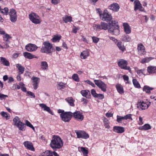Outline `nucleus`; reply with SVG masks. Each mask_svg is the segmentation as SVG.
<instances>
[{
    "label": "nucleus",
    "instance_id": "1",
    "mask_svg": "<svg viewBox=\"0 0 156 156\" xmlns=\"http://www.w3.org/2000/svg\"><path fill=\"white\" fill-rule=\"evenodd\" d=\"M63 145L62 140L60 136L55 135L52 136L50 146L53 150H56L60 149Z\"/></svg>",
    "mask_w": 156,
    "mask_h": 156
},
{
    "label": "nucleus",
    "instance_id": "2",
    "mask_svg": "<svg viewBox=\"0 0 156 156\" xmlns=\"http://www.w3.org/2000/svg\"><path fill=\"white\" fill-rule=\"evenodd\" d=\"M43 46H42L41 49V52L43 53H45L47 54L51 53L54 49L52 45L48 41H46L43 42Z\"/></svg>",
    "mask_w": 156,
    "mask_h": 156
},
{
    "label": "nucleus",
    "instance_id": "3",
    "mask_svg": "<svg viewBox=\"0 0 156 156\" xmlns=\"http://www.w3.org/2000/svg\"><path fill=\"white\" fill-rule=\"evenodd\" d=\"M14 123V125L16 126L19 128V129L22 131H24L25 130V124L21 122L20 119L18 116H16L14 118L13 120Z\"/></svg>",
    "mask_w": 156,
    "mask_h": 156
},
{
    "label": "nucleus",
    "instance_id": "4",
    "mask_svg": "<svg viewBox=\"0 0 156 156\" xmlns=\"http://www.w3.org/2000/svg\"><path fill=\"white\" fill-rule=\"evenodd\" d=\"M30 20L33 23L35 24H39L41 21L39 17L36 13L32 12L29 15Z\"/></svg>",
    "mask_w": 156,
    "mask_h": 156
},
{
    "label": "nucleus",
    "instance_id": "5",
    "mask_svg": "<svg viewBox=\"0 0 156 156\" xmlns=\"http://www.w3.org/2000/svg\"><path fill=\"white\" fill-rule=\"evenodd\" d=\"M118 66L122 69L127 70L130 72L131 68L130 67L127 66L128 62L127 61L123 59H121L118 62Z\"/></svg>",
    "mask_w": 156,
    "mask_h": 156
},
{
    "label": "nucleus",
    "instance_id": "6",
    "mask_svg": "<svg viewBox=\"0 0 156 156\" xmlns=\"http://www.w3.org/2000/svg\"><path fill=\"white\" fill-rule=\"evenodd\" d=\"M94 81L95 84L102 91L104 92L106 91L107 85L105 83L99 80H94Z\"/></svg>",
    "mask_w": 156,
    "mask_h": 156
},
{
    "label": "nucleus",
    "instance_id": "7",
    "mask_svg": "<svg viewBox=\"0 0 156 156\" xmlns=\"http://www.w3.org/2000/svg\"><path fill=\"white\" fill-rule=\"evenodd\" d=\"M60 117L62 120L66 122H68L71 120L72 117V112H65L61 114Z\"/></svg>",
    "mask_w": 156,
    "mask_h": 156
},
{
    "label": "nucleus",
    "instance_id": "8",
    "mask_svg": "<svg viewBox=\"0 0 156 156\" xmlns=\"http://www.w3.org/2000/svg\"><path fill=\"white\" fill-rule=\"evenodd\" d=\"M100 19L104 21L110 22L112 19V17L111 14H109L107 10H105L101 16Z\"/></svg>",
    "mask_w": 156,
    "mask_h": 156
},
{
    "label": "nucleus",
    "instance_id": "9",
    "mask_svg": "<svg viewBox=\"0 0 156 156\" xmlns=\"http://www.w3.org/2000/svg\"><path fill=\"white\" fill-rule=\"evenodd\" d=\"M108 24L104 22H101L100 24L95 25L94 26V29L96 30H106L108 28Z\"/></svg>",
    "mask_w": 156,
    "mask_h": 156
},
{
    "label": "nucleus",
    "instance_id": "10",
    "mask_svg": "<svg viewBox=\"0 0 156 156\" xmlns=\"http://www.w3.org/2000/svg\"><path fill=\"white\" fill-rule=\"evenodd\" d=\"M10 16V20L12 23L16 22L17 20V15L16 11L14 9H12L10 10L9 13Z\"/></svg>",
    "mask_w": 156,
    "mask_h": 156
},
{
    "label": "nucleus",
    "instance_id": "11",
    "mask_svg": "<svg viewBox=\"0 0 156 156\" xmlns=\"http://www.w3.org/2000/svg\"><path fill=\"white\" fill-rule=\"evenodd\" d=\"M72 116L76 120L80 121H82L84 119V116L83 113L78 111L72 113Z\"/></svg>",
    "mask_w": 156,
    "mask_h": 156
},
{
    "label": "nucleus",
    "instance_id": "12",
    "mask_svg": "<svg viewBox=\"0 0 156 156\" xmlns=\"http://www.w3.org/2000/svg\"><path fill=\"white\" fill-rule=\"evenodd\" d=\"M75 133L78 138L87 139L89 137L88 134L83 131H76Z\"/></svg>",
    "mask_w": 156,
    "mask_h": 156
},
{
    "label": "nucleus",
    "instance_id": "13",
    "mask_svg": "<svg viewBox=\"0 0 156 156\" xmlns=\"http://www.w3.org/2000/svg\"><path fill=\"white\" fill-rule=\"evenodd\" d=\"M38 47L35 44H29L25 46V49L28 51H34L37 50Z\"/></svg>",
    "mask_w": 156,
    "mask_h": 156
},
{
    "label": "nucleus",
    "instance_id": "14",
    "mask_svg": "<svg viewBox=\"0 0 156 156\" xmlns=\"http://www.w3.org/2000/svg\"><path fill=\"white\" fill-rule=\"evenodd\" d=\"M137 49L139 55H141L145 54V48L142 44L140 43L138 44Z\"/></svg>",
    "mask_w": 156,
    "mask_h": 156
},
{
    "label": "nucleus",
    "instance_id": "15",
    "mask_svg": "<svg viewBox=\"0 0 156 156\" xmlns=\"http://www.w3.org/2000/svg\"><path fill=\"white\" fill-rule=\"evenodd\" d=\"M108 9L114 12L119 11L120 7L119 4L116 3H114L108 6Z\"/></svg>",
    "mask_w": 156,
    "mask_h": 156
},
{
    "label": "nucleus",
    "instance_id": "16",
    "mask_svg": "<svg viewBox=\"0 0 156 156\" xmlns=\"http://www.w3.org/2000/svg\"><path fill=\"white\" fill-rule=\"evenodd\" d=\"M134 10L136 11L138 9L141 11H144V9L142 7L140 2L138 0H136L134 2Z\"/></svg>",
    "mask_w": 156,
    "mask_h": 156
},
{
    "label": "nucleus",
    "instance_id": "17",
    "mask_svg": "<svg viewBox=\"0 0 156 156\" xmlns=\"http://www.w3.org/2000/svg\"><path fill=\"white\" fill-rule=\"evenodd\" d=\"M23 145L26 148L32 151L35 150L33 144L30 141H26L23 142Z\"/></svg>",
    "mask_w": 156,
    "mask_h": 156
},
{
    "label": "nucleus",
    "instance_id": "18",
    "mask_svg": "<svg viewBox=\"0 0 156 156\" xmlns=\"http://www.w3.org/2000/svg\"><path fill=\"white\" fill-rule=\"evenodd\" d=\"M31 80H33V83L34 88L35 90H36L40 82V78L37 77H33L31 78Z\"/></svg>",
    "mask_w": 156,
    "mask_h": 156
},
{
    "label": "nucleus",
    "instance_id": "19",
    "mask_svg": "<svg viewBox=\"0 0 156 156\" xmlns=\"http://www.w3.org/2000/svg\"><path fill=\"white\" fill-rule=\"evenodd\" d=\"M39 106L44 111L48 112L52 115H53L50 108L47 106L45 104H39Z\"/></svg>",
    "mask_w": 156,
    "mask_h": 156
},
{
    "label": "nucleus",
    "instance_id": "20",
    "mask_svg": "<svg viewBox=\"0 0 156 156\" xmlns=\"http://www.w3.org/2000/svg\"><path fill=\"white\" fill-rule=\"evenodd\" d=\"M137 107V108L139 109L143 110L147 109L148 106L146 103L143 101L142 102H138Z\"/></svg>",
    "mask_w": 156,
    "mask_h": 156
},
{
    "label": "nucleus",
    "instance_id": "21",
    "mask_svg": "<svg viewBox=\"0 0 156 156\" xmlns=\"http://www.w3.org/2000/svg\"><path fill=\"white\" fill-rule=\"evenodd\" d=\"M113 129L114 132L119 133H122L125 131L123 127L119 126H115L113 127Z\"/></svg>",
    "mask_w": 156,
    "mask_h": 156
},
{
    "label": "nucleus",
    "instance_id": "22",
    "mask_svg": "<svg viewBox=\"0 0 156 156\" xmlns=\"http://www.w3.org/2000/svg\"><path fill=\"white\" fill-rule=\"evenodd\" d=\"M123 26L124 31L126 34H128L131 33V30L130 27L127 23H123Z\"/></svg>",
    "mask_w": 156,
    "mask_h": 156
},
{
    "label": "nucleus",
    "instance_id": "23",
    "mask_svg": "<svg viewBox=\"0 0 156 156\" xmlns=\"http://www.w3.org/2000/svg\"><path fill=\"white\" fill-rule=\"evenodd\" d=\"M108 31L111 33H113L115 35H118L119 34H116V28L114 26L111 25V23H109L108 24Z\"/></svg>",
    "mask_w": 156,
    "mask_h": 156
},
{
    "label": "nucleus",
    "instance_id": "24",
    "mask_svg": "<svg viewBox=\"0 0 156 156\" xmlns=\"http://www.w3.org/2000/svg\"><path fill=\"white\" fill-rule=\"evenodd\" d=\"M89 51L86 50L82 52L80 54V57L82 59H85L89 55Z\"/></svg>",
    "mask_w": 156,
    "mask_h": 156
},
{
    "label": "nucleus",
    "instance_id": "25",
    "mask_svg": "<svg viewBox=\"0 0 156 156\" xmlns=\"http://www.w3.org/2000/svg\"><path fill=\"white\" fill-rule=\"evenodd\" d=\"M111 25H113L115 27L116 29V34H119L120 30L119 29V27L117 24V22L115 20H112L111 21V22L110 23Z\"/></svg>",
    "mask_w": 156,
    "mask_h": 156
},
{
    "label": "nucleus",
    "instance_id": "26",
    "mask_svg": "<svg viewBox=\"0 0 156 156\" xmlns=\"http://www.w3.org/2000/svg\"><path fill=\"white\" fill-rule=\"evenodd\" d=\"M80 93L84 97L88 98L90 96V91L88 90H82L81 91Z\"/></svg>",
    "mask_w": 156,
    "mask_h": 156
},
{
    "label": "nucleus",
    "instance_id": "27",
    "mask_svg": "<svg viewBox=\"0 0 156 156\" xmlns=\"http://www.w3.org/2000/svg\"><path fill=\"white\" fill-rule=\"evenodd\" d=\"M23 55L24 57L29 59H31L34 58H37L36 57L30 53L28 52H24L23 53Z\"/></svg>",
    "mask_w": 156,
    "mask_h": 156
},
{
    "label": "nucleus",
    "instance_id": "28",
    "mask_svg": "<svg viewBox=\"0 0 156 156\" xmlns=\"http://www.w3.org/2000/svg\"><path fill=\"white\" fill-rule=\"evenodd\" d=\"M116 44L119 49L122 51H124L126 49L125 48L122 42L119 41Z\"/></svg>",
    "mask_w": 156,
    "mask_h": 156
},
{
    "label": "nucleus",
    "instance_id": "29",
    "mask_svg": "<svg viewBox=\"0 0 156 156\" xmlns=\"http://www.w3.org/2000/svg\"><path fill=\"white\" fill-rule=\"evenodd\" d=\"M151 127L150 125L148 124H145L143 126H140L138 128V129L140 130H147L151 129Z\"/></svg>",
    "mask_w": 156,
    "mask_h": 156
},
{
    "label": "nucleus",
    "instance_id": "30",
    "mask_svg": "<svg viewBox=\"0 0 156 156\" xmlns=\"http://www.w3.org/2000/svg\"><path fill=\"white\" fill-rule=\"evenodd\" d=\"M16 66L19 70V74H23L24 71V67L20 64H16Z\"/></svg>",
    "mask_w": 156,
    "mask_h": 156
},
{
    "label": "nucleus",
    "instance_id": "31",
    "mask_svg": "<svg viewBox=\"0 0 156 156\" xmlns=\"http://www.w3.org/2000/svg\"><path fill=\"white\" fill-rule=\"evenodd\" d=\"M118 92L120 94L124 93V90L122 86L120 84H117L115 86Z\"/></svg>",
    "mask_w": 156,
    "mask_h": 156
},
{
    "label": "nucleus",
    "instance_id": "32",
    "mask_svg": "<svg viewBox=\"0 0 156 156\" xmlns=\"http://www.w3.org/2000/svg\"><path fill=\"white\" fill-rule=\"evenodd\" d=\"M156 70V67L155 66H148L147 68V71L150 74L154 73Z\"/></svg>",
    "mask_w": 156,
    "mask_h": 156
},
{
    "label": "nucleus",
    "instance_id": "33",
    "mask_svg": "<svg viewBox=\"0 0 156 156\" xmlns=\"http://www.w3.org/2000/svg\"><path fill=\"white\" fill-rule=\"evenodd\" d=\"M78 151L80 152H82L84 156H87L88 151L87 150L85 149V147H79Z\"/></svg>",
    "mask_w": 156,
    "mask_h": 156
},
{
    "label": "nucleus",
    "instance_id": "34",
    "mask_svg": "<svg viewBox=\"0 0 156 156\" xmlns=\"http://www.w3.org/2000/svg\"><path fill=\"white\" fill-rule=\"evenodd\" d=\"M0 60L2 64L4 66H9L10 65L9 62L5 58L1 57Z\"/></svg>",
    "mask_w": 156,
    "mask_h": 156
},
{
    "label": "nucleus",
    "instance_id": "35",
    "mask_svg": "<svg viewBox=\"0 0 156 156\" xmlns=\"http://www.w3.org/2000/svg\"><path fill=\"white\" fill-rule=\"evenodd\" d=\"M62 20L65 23H67L72 21V18L70 16L66 15L62 17Z\"/></svg>",
    "mask_w": 156,
    "mask_h": 156
},
{
    "label": "nucleus",
    "instance_id": "36",
    "mask_svg": "<svg viewBox=\"0 0 156 156\" xmlns=\"http://www.w3.org/2000/svg\"><path fill=\"white\" fill-rule=\"evenodd\" d=\"M154 89L152 87H151L148 86H145L143 88V90L148 94L151 93V91Z\"/></svg>",
    "mask_w": 156,
    "mask_h": 156
},
{
    "label": "nucleus",
    "instance_id": "37",
    "mask_svg": "<svg viewBox=\"0 0 156 156\" xmlns=\"http://www.w3.org/2000/svg\"><path fill=\"white\" fill-rule=\"evenodd\" d=\"M65 100L71 106H74V101L72 98H68L65 99Z\"/></svg>",
    "mask_w": 156,
    "mask_h": 156
},
{
    "label": "nucleus",
    "instance_id": "38",
    "mask_svg": "<svg viewBox=\"0 0 156 156\" xmlns=\"http://www.w3.org/2000/svg\"><path fill=\"white\" fill-rule=\"evenodd\" d=\"M61 35H57L54 36L52 39V41L53 42H58L59 40L61 38Z\"/></svg>",
    "mask_w": 156,
    "mask_h": 156
},
{
    "label": "nucleus",
    "instance_id": "39",
    "mask_svg": "<svg viewBox=\"0 0 156 156\" xmlns=\"http://www.w3.org/2000/svg\"><path fill=\"white\" fill-rule=\"evenodd\" d=\"M41 69L43 70H47L48 67V64L47 62L45 61H43L41 62Z\"/></svg>",
    "mask_w": 156,
    "mask_h": 156
},
{
    "label": "nucleus",
    "instance_id": "40",
    "mask_svg": "<svg viewBox=\"0 0 156 156\" xmlns=\"http://www.w3.org/2000/svg\"><path fill=\"white\" fill-rule=\"evenodd\" d=\"M0 114L2 116L5 117L6 120H7L10 119V116L7 112L3 111L1 112Z\"/></svg>",
    "mask_w": 156,
    "mask_h": 156
},
{
    "label": "nucleus",
    "instance_id": "41",
    "mask_svg": "<svg viewBox=\"0 0 156 156\" xmlns=\"http://www.w3.org/2000/svg\"><path fill=\"white\" fill-rule=\"evenodd\" d=\"M121 40L122 41L125 42H129L130 41L131 38L128 35H125L122 37Z\"/></svg>",
    "mask_w": 156,
    "mask_h": 156
},
{
    "label": "nucleus",
    "instance_id": "42",
    "mask_svg": "<svg viewBox=\"0 0 156 156\" xmlns=\"http://www.w3.org/2000/svg\"><path fill=\"white\" fill-rule=\"evenodd\" d=\"M133 83L134 86L137 88H140L141 87L140 86L138 83V82L136 80V79H133Z\"/></svg>",
    "mask_w": 156,
    "mask_h": 156
},
{
    "label": "nucleus",
    "instance_id": "43",
    "mask_svg": "<svg viewBox=\"0 0 156 156\" xmlns=\"http://www.w3.org/2000/svg\"><path fill=\"white\" fill-rule=\"evenodd\" d=\"M104 124L105 127L106 128L109 129L110 126L109 125V122L108 120L106 118H105L103 120Z\"/></svg>",
    "mask_w": 156,
    "mask_h": 156
},
{
    "label": "nucleus",
    "instance_id": "44",
    "mask_svg": "<svg viewBox=\"0 0 156 156\" xmlns=\"http://www.w3.org/2000/svg\"><path fill=\"white\" fill-rule=\"evenodd\" d=\"M151 58L150 57H147L142 59L140 61V62L143 64L145 63L149 62L151 60Z\"/></svg>",
    "mask_w": 156,
    "mask_h": 156
},
{
    "label": "nucleus",
    "instance_id": "45",
    "mask_svg": "<svg viewBox=\"0 0 156 156\" xmlns=\"http://www.w3.org/2000/svg\"><path fill=\"white\" fill-rule=\"evenodd\" d=\"M19 85L21 87L20 89L24 92H27L26 88L25 87L24 84L22 82L19 83Z\"/></svg>",
    "mask_w": 156,
    "mask_h": 156
},
{
    "label": "nucleus",
    "instance_id": "46",
    "mask_svg": "<svg viewBox=\"0 0 156 156\" xmlns=\"http://www.w3.org/2000/svg\"><path fill=\"white\" fill-rule=\"evenodd\" d=\"M145 69H141L137 70H136V72L137 74L139 76H141L142 75H145L144 72Z\"/></svg>",
    "mask_w": 156,
    "mask_h": 156
},
{
    "label": "nucleus",
    "instance_id": "47",
    "mask_svg": "<svg viewBox=\"0 0 156 156\" xmlns=\"http://www.w3.org/2000/svg\"><path fill=\"white\" fill-rule=\"evenodd\" d=\"M72 78L75 81L79 82L80 81L78 76L76 74H74L72 76Z\"/></svg>",
    "mask_w": 156,
    "mask_h": 156
},
{
    "label": "nucleus",
    "instance_id": "48",
    "mask_svg": "<svg viewBox=\"0 0 156 156\" xmlns=\"http://www.w3.org/2000/svg\"><path fill=\"white\" fill-rule=\"evenodd\" d=\"M65 84L62 82H60L58 84L57 88L58 90H60L64 88Z\"/></svg>",
    "mask_w": 156,
    "mask_h": 156
},
{
    "label": "nucleus",
    "instance_id": "49",
    "mask_svg": "<svg viewBox=\"0 0 156 156\" xmlns=\"http://www.w3.org/2000/svg\"><path fill=\"white\" fill-rule=\"evenodd\" d=\"M44 156H53V152L50 151H45L44 154Z\"/></svg>",
    "mask_w": 156,
    "mask_h": 156
},
{
    "label": "nucleus",
    "instance_id": "50",
    "mask_svg": "<svg viewBox=\"0 0 156 156\" xmlns=\"http://www.w3.org/2000/svg\"><path fill=\"white\" fill-rule=\"evenodd\" d=\"M9 9L5 7L3 9H2L1 12L4 15H7L8 13Z\"/></svg>",
    "mask_w": 156,
    "mask_h": 156
},
{
    "label": "nucleus",
    "instance_id": "51",
    "mask_svg": "<svg viewBox=\"0 0 156 156\" xmlns=\"http://www.w3.org/2000/svg\"><path fill=\"white\" fill-rule=\"evenodd\" d=\"M25 126L26 125L27 126L29 127H30L32 128L34 130V128L33 125L30 123V122L27 120H26L25 121ZM26 126H25V127Z\"/></svg>",
    "mask_w": 156,
    "mask_h": 156
},
{
    "label": "nucleus",
    "instance_id": "52",
    "mask_svg": "<svg viewBox=\"0 0 156 156\" xmlns=\"http://www.w3.org/2000/svg\"><path fill=\"white\" fill-rule=\"evenodd\" d=\"M124 119V117L117 115V121L119 123H121L122 120Z\"/></svg>",
    "mask_w": 156,
    "mask_h": 156
},
{
    "label": "nucleus",
    "instance_id": "53",
    "mask_svg": "<svg viewBox=\"0 0 156 156\" xmlns=\"http://www.w3.org/2000/svg\"><path fill=\"white\" fill-rule=\"evenodd\" d=\"M81 102H83V104L85 106H86L88 102V101L83 98H81Z\"/></svg>",
    "mask_w": 156,
    "mask_h": 156
},
{
    "label": "nucleus",
    "instance_id": "54",
    "mask_svg": "<svg viewBox=\"0 0 156 156\" xmlns=\"http://www.w3.org/2000/svg\"><path fill=\"white\" fill-rule=\"evenodd\" d=\"M12 88L13 90L19 89L21 88V87L19 84L17 85L16 84H13Z\"/></svg>",
    "mask_w": 156,
    "mask_h": 156
},
{
    "label": "nucleus",
    "instance_id": "55",
    "mask_svg": "<svg viewBox=\"0 0 156 156\" xmlns=\"http://www.w3.org/2000/svg\"><path fill=\"white\" fill-rule=\"evenodd\" d=\"M132 115L131 114H128L124 116V119L127 120L128 119H130L131 120H132V118L131 117Z\"/></svg>",
    "mask_w": 156,
    "mask_h": 156
},
{
    "label": "nucleus",
    "instance_id": "56",
    "mask_svg": "<svg viewBox=\"0 0 156 156\" xmlns=\"http://www.w3.org/2000/svg\"><path fill=\"white\" fill-rule=\"evenodd\" d=\"M92 39L93 42L95 43H97L99 40V38L95 37H92Z\"/></svg>",
    "mask_w": 156,
    "mask_h": 156
},
{
    "label": "nucleus",
    "instance_id": "57",
    "mask_svg": "<svg viewBox=\"0 0 156 156\" xmlns=\"http://www.w3.org/2000/svg\"><path fill=\"white\" fill-rule=\"evenodd\" d=\"M123 78L125 81H126L127 82L126 83H129V82L128 81L129 80V77L126 75H124L123 76Z\"/></svg>",
    "mask_w": 156,
    "mask_h": 156
},
{
    "label": "nucleus",
    "instance_id": "58",
    "mask_svg": "<svg viewBox=\"0 0 156 156\" xmlns=\"http://www.w3.org/2000/svg\"><path fill=\"white\" fill-rule=\"evenodd\" d=\"M91 92L92 96L96 98L97 95V94L96 93L95 90L94 89H92L91 90Z\"/></svg>",
    "mask_w": 156,
    "mask_h": 156
},
{
    "label": "nucleus",
    "instance_id": "59",
    "mask_svg": "<svg viewBox=\"0 0 156 156\" xmlns=\"http://www.w3.org/2000/svg\"><path fill=\"white\" fill-rule=\"evenodd\" d=\"M109 39L111 40H112V41L114 42L116 44L119 41L117 40V39L115 38L114 37H109Z\"/></svg>",
    "mask_w": 156,
    "mask_h": 156
},
{
    "label": "nucleus",
    "instance_id": "60",
    "mask_svg": "<svg viewBox=\"0 0 156 156\" xmlns=\"http://www.w3.org/2000/svg\"><path fill=\"white\" fill-rule=\"evenodd\" d=\"M8 96L6 95H4L1 94L0 93V99L1 100H5V98L8 97Z\"/></svg>",
    "mask_w": 156,
    "mask_h": 156
},
{
    "label": "nucleus",
    "instance_id": "61",
    "mask_svg": "<svg viewBox=\"0 0 156 156\" xmlns=\"http://www.w3.org/2000/svg\"><path fill=\"white\" fill-rule=\"evenodd\" d=\"M104 95L102 94H97L96 98H98L100 99H103L104 98Z\"/></svg>",
    "mask_w": 156,
    "mask_h": 156
},
{
    "label": "nucleus",
    "instance_id": "62",
    "mask_svg": "<svg viewBox=\"0 0 156 156\" xmlns=\"http://www.w3.org/2000/svg\"><path fill=\"white\" fill-rule=\"evenodd\" d=\"M86 82L89 85H91L93 87H95V85L91 81L89 80H87L86 81Z\"/></svg>",
    "mask_w": 156,
    "mask_h": 156
},
{
    "label": "nucleus",
    "instance_id": "63",
    "mask_svg": "<svg viewBox=\"0 0 156 156\" xmlns=\"http://www.w3.org/2000/svg\"><path fill=\"white\" fill-rule=\"evenodd\" d=\"M9 43H10L8 42H3V44H4V46H3L4 48L6 49L8 48L9 47Z\"/></svg>",
    "mask_w": 156,
    "mask_h": 156
},
{
    "label": "nucleus",
    "instance_id": "64",
    "mask_svg": "<svg viewBox=\"0 0 156 156\" xmlns=\"http://www.w3.org/2000/svg\"><path fill=\"white\" fill-rule=\"evenodd\" d=\"M51 3L54 5H56L59 3L60 0H51Z\"/></svg>",
    "mask_w": 156,
    "mask_h": 156
}]
</instances>
